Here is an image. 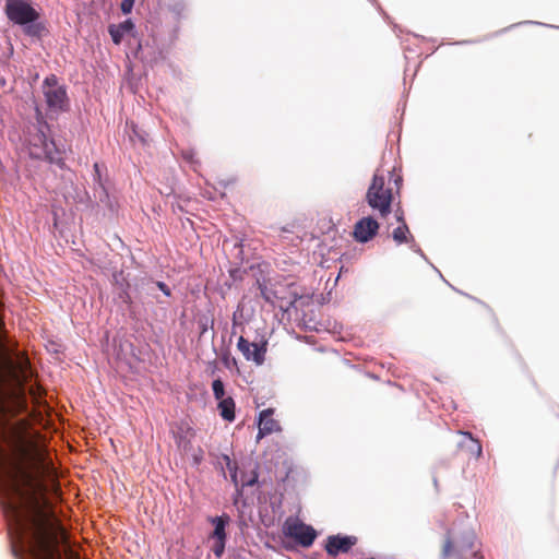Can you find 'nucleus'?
I'll return each mask as SVG.
<instances>
[{
	"label": "nucleus",
	"mask_w": 559,
	"mask_h": 559,
	"mask_svg": "<svg viewBox=\"0 0 559 559\" xmlns=\"http://www.w3.org/2000/svg\"><path fill=\"white\" fill-rule=\"evenodd\" d=\"M2 435L11 452L0 448V464L8 478L7 509L22 546L29 559H62L61 547L73 559L67 532L46 496L44 478L50 476V466L44 450L13 428L3 427Z\"/></svg>",
	"instance_id": "1"
},
{
	"label": "nucleus",
	"mask_w": 559,
	"mask_h": 559,
	"mask_svg": "<svg viewBox=\"0 0 559 559\" xmlns=\"http://www.w3.org/2000/svg\"><path fill=\"white\" fill-rule=\"evenodd\" d=\"M46 130H48V124L41 117L38 118L37 123L27 127L25 141L29 156L37 159H45L50 164L63 167L64 162L62 153L52 140H48Z\"/></svg>",
	"instance_id": "3"
},
{
	"label": "nucleus",
	"mask_w": 559,
	"mask_h": 559,
	"mask_svg": "<svg viewBox=\"0 0 559 559\" xmlns=\"http://www.w3.org/2000/svg\"><path fill=\"white\" fill-rule=\"evenodd\" d=\"M237 348L247 360L253 361L260 366L265 360L266 342L263 343H250L243 336L238 338Z\"/></svg>",
	"instance_id": "9"
},
{
	"label": "nucleus",
	"mask_w": 559,
	"mask_h": 559,
	"mask_svg": "<svg viewBox=\"0 0 559 559\" xmlns=\"http://www.w3.org/2000/svg\"><path fill=\"white\" fill-rule=\"evenodd\" d=\"M459 435L461 437L460 441L457 442L459 450L464 452L468 459L478 460L483 453L480 442L469 432L459 431Z\"/></svg>",
	"instance_id": "11"
},
{
	"label": "nucleus",
	"mask_w": 559,
	"mask_h": 559,
	"mask_svg": "<svg viewBox=\"0 0 559 559\" xmlns=\"http://www.w3.org/2000/svg\"><path fill=\"white\" fill-rule=\"evenodd\" d=\"M395 215H396V219L400 223V225L403 223H406L405 218H404V211L402 209H397L395 212Z\"/></svg>",
	"instance_id": "23"
},
{
	"label": "nucleus",
	"mask_w": 559,
	"mask_h": 559,
	"mask_svg": "<svg viewBox=\"0 0 559 559\" xmlns=\"http://www.w3.org/2000/svg\"><path fill=\"white\" fill-rule=\"evenodd\" d=\"M223 360H224V362H225V365H226V366H228V365H229V360H230V359H229V356H228V355H226V356L223 358Z\"/></svg>",
	"instance_id": "26"
},
{
	"label": "nucleus",
	"mask_w": 559,
	"mask_h": 559,
	"mask_svg": "<svg viewBox=\"0 0 559 559\" xmlns=\"http://www.w3.org/2000/svg\"><path fill=\"white\" fill-rule=\"evenodd\" d=\"M4 13L9 21L17 25H27L39 19L38 11L25 0H5Z\"/></svg>",
	"instance_id": "7"
},
{
	"label": "nucleus",
	"mask_w": 559,
	"mask_h": 559,
	"mask_svg": "<svg viewBox=\"0 0 559 559\" xmlns=\"http://www.w3.org/2000/svg\"><path fill=\"white\" fill-rule=\"evenodd\" d=\"M402 181V177L394 169L374 171L366 192V202L381 218L388 217L392 212V204L400 198Z\"/></svg>",
	"instance_id": "2"
},
{
	"label": "nucleus",
	"mask_w": 559,
	"mask_h": 559,
	"mask_svg": "<svg viewBox=\"0 0 559 559\" xmlns=\"http://www.w3.org/2000/svg\"><path fill=\"white\" fill-rule=\"evenodd\" d=\"M25 26V34L33 37H40L45 31V26L40 23L33 22Z\"/></svg>",
	"instance_id": "17"
},
{
	"label": "nucleus",
	"mask_w": 559,
	"mask_h": 559,
	"mask_svg": "<svg viewBox=\"0 0 559 559\" xmlns=\"http://www.w3.org/2000/svg\"><path fill=\"white\" fill-rule=\"evenodd\" d=\"M157 285L167 296L170 295V292L165 283L158 282Z\"/></svg>",
	"instance_id": "24"
},
{
	"label": "nucleus",
	"mask_w": 559,
	"mask_h": 559,
	"mask_svg": "<svg viewBox=\"0 0 559 559\" xmlns=\"http://www.w3.org/2000/svg\"><path fill=\"white\" fill-rule=\"evenodd\" d=\"M211 522L214 524V531L211 535L213 539H226V531L225 527L229 522V516L223 515V516H216L211 519Z\"/></svg>",
	"instance_id": "14"
},
{
	"label": "nucleus",
	"mask_w": 559,
	"mask_h": 559,
	"mask_svg": "<svg viewBox=\"0 0 559 559\" xmlns=\"http://www.w3.org/2000/svg\"><path fill=\"white\" fill-rule=\"evenodd\" d=\"M356 543L357 537L355 536L332 535L326 539L325 550L328 555L336 557L340 554L348 552Z\"/></svg>",
	"instance_id": "10"
},
{
	"label": "nucleus",
	"mask_w": 559,
	"mask_h": 559,
	"mask_svg": "<svg viewBox=\"0 0 559 559\" xmlns=\"http://www.w3.org/2000/svg\"><path fill=\"white\" fill-rule=\"evenodd\" d=\"M212 390H213L214 397L216 400L224 399L225 390H224V383L221 379H216L213 381Z\"/></svg>",
	"instance_id": "18"
},
{
	"label": "nucleus",
	"mask_w": 559,
	"mask_h": 559,
	"mask_svg": "<svg viewBox=\"0 0 559 559\" xmlns=\"http://www.w3.org/2000/svg\"><path fill=\"white\" fill-rule=\"evenodd\" d=\"M133 4H134V0H122L121 5H120L121 11L124 14L130 13L132 11Z\"/></svg>",
	"instance_id": "21"
},
{
	"label": "nucleus",
	"mask_w": 559,
	"mask_h": 559,
	"mask_svg": "<svg viewBox=\"0 0 559 559\" xmlns=\"http://www.w3.org/2000/svg\"><path fill=\"white\" fill-rule=\"evenodd\" d=\"M212 551L216 558H221L225 551L226 539H214Z\"/></svg>",
	"instance_id": "19"
},
{
	"label": "nucleus",
	"mask_w": 559,
	"mask_h": 559,
	"mask_svg": "<svg viewBox=\"0 0 559 559\" xmlns=\"http://www.w3.org/2000/svg\"><path fill=\"white\" fill-rule=\"evenodd\" d=\"M177 447L182 450L187 451L190 447V439H188L186 436L178 433L175 436Z\"/></svg>",
	"instance_id": "20"
},
{
	"label": "nucleus",
	"mask_w": 559,
	"mask_h": 559,
	"mask_svg": "<svg viewBox=\"0 0 559 559\" xmlns=\"http://www.w3.org/2000/svg\"><path fill=\"white\" fill-rule=\"evenodd\" d=\"M392 238L396 245L408 243L414 240L413 235L406 223L399 225L392 233Z\"/></svg>",
	"instance_id": "16"
},
{
	"label": "nucleus",
	"mask_w": 559,
	"mask_h": 559,
	"mask_svg": "<svg viewBox=\"0 0 559 559\" xmlns=\"http://www.w3.org/2000/svg\"><path fill=\"white\" fill-rule=\"evenodd\" d=\"M283 534L306 548L310 547L317 537V532L311 525L292 516L287 518L284 522Z\"/></svg>",
	"instance_id": "6"
},
{
	"label": "nucleus",
	"mask_w": 559,
	"mask_h": 559,
	"mask_svg": "<svg viewBox=\"0 0 559 559\" xmlns=\"http://www.w3.org/2000/svg\"><path fill=\"white\" fill-rule=\"evenodd\" d=\"M441 554L443 558L484 559L477 538L472 531L464 532L460 536L449 531Z\"/></svg>",
	"instance_id": "4"
},
{
	"label": "nucleus",
	"mask_w": 559,
	"mask_h": 559,
	"mask_svg": "<svg viewBox=\"0 0 559 559\" xmlns=\"http://www.w3.org/2000/svg\"><path fill=\"white\" fill-rule=\"evenodd\" d=\"M255 481H257V476H255V477H253L251 480H249V481L247 483V485H248V486H252V485H254V484H255Z\"/></svg>",
	"instance_id": "25"
},
{
	"label": "nucleus",
	"mask_w": 559,
	"mask_h": 559,
	"mask_svg": "<svg viewBox=\"0 0 559 559\" xmlns=\"http://www.w3.org/2000/svg\"><path fill=\"white\" fill-rule=\"evenodd\" d=\"M203 460V450L201 448L198 449V452L193 454V462L195 465H199Z\"/></svg>",
	"instance_id": "22"
},
{
	"label": "nucleus",
	"mask_w": 559,
	"mask_h": 559,
	"mask_svg": "<svg viewBox=\"0 0 559 559\" xmlns=\"http://www.w3.org/2000/svg\"><path fill=\"white\" fill-rule=\"evenodd\" d=\"M133 28H134V24L132 23V21L127 20V21L120 23L119 25H110L109 34L112 38V41L118 45L121 43L124 34L132 32Z\"/></svg>",
	"instance_id": "13"
},
{
	"label": "nucleus",
	"mask_w": 559,
	"mask_h": 559,
	"mask_svg": "<svg viewBox=\"0 0 559 559\" xmlns=\"http://www.w3.org/2000/svg\"><path fill=\"white\" fill-rule=\"evenodd\" d=\"M43 93L50 110L64 111L68 109L67 90L58 83V78L55 74H50L44 80Z\"/></svg>",
	"instance_id": "5"
},
{
	"label": "nucleus",
	"mask_w": 559,
	"mask_h": 559,
	"mask_svg": "<svg viewBox=\"0 0 559 559\" xmlns=\"http://www.w3.org/2000/svg\"><path fill=\"white\" fill-rule=\"evenodd\" d=\"M219 415L227 421L235 419V402L231 397L218 400Z\"/></svg>",
	"instance_id": "15"
},
{
	"label": "nucleus",
	"mask_w": 559,
	"mask_h": 559,
	"mask_svg": "<svg viewBox=\"0 0 559 559\" xmlns=\"http://www.w3.org/2000/svg\"><path fill=\"white\" fill-rule=\"evenodd\" d=\"M380 224L372 216H365L358 219L353 228V238L360 243L372 240L379 231Z\"/></svg>",
	"instance_id": "8"
},
{
	"label": "nucleus",
	"mask_w": 559,
	"mask_h": 559,
	"mask_svg": "<svg viewBox=\"0 0 559 559\" xmlns=\"http://www.w3.org/2000/svg\"><path fill=\"white\" fill-rule=\"evenodd\" d=\"M280 430L278 423L273 418V409H263L259 416V432L257 439Z\"/></svg>",
	"instance_id": "12"
}]
</instances>
